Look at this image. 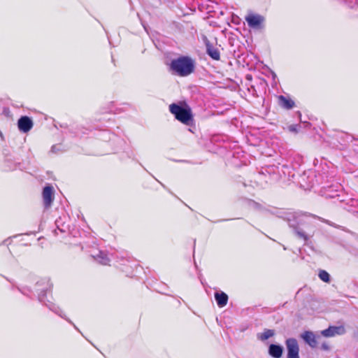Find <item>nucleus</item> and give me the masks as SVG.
Wrapping results in <instances>:
<instances>
[{
	"mask_svg": "<svg viewBox=\"0 0 358 358\" xmlns=\"http://www.w3.org/2000/svg\"><path fill=\"white\" fill-rule=\"evenodd\" d=\"M281 217L287 221L294 235L306 243L314 236L316 227L313 219L315 217L296 212H287Z\"/></svg>",
	"mask_w": 358,
	"mask_h": 358,
	"instance_id": "nucleus-1",
	"label": "nucleus"
},
{
	"mask_svg": "<svg viewBox=\"0 0 358 358\" xmlns=\"http://www.w3.org/2000/svg\"><path fill=\"white\" fill-rule=\"evenodd\" d=\"M36 290L38 293V301L44 306L48 307L51 311L54 312L55 314L58 315L62 318L65 319L68 322L71 324L76 329L79 331V329L72 322V321L66 317V315L63 313L62 310L60 309L59 307L56 306L52 302L45 299L46 293L48 292V291L50 290L52 287V284L50 280L48 278L41 279V280L36 282Z\"/></svg>",
	"mask_w": 358,
	"mask_h": 358,
	"instance_id": "nucleus-2",
	"label": "nucleus"
},
{
	"mask_svg": "<svg viewBox=\"0 0 358 358\" xmlns=\"http://www.w3.org/2000/svg\"><path fill=\"white\" fill-rule=\"evenodd\" d=\"M195 69V62L189 56H180L173 59L169 64V71L172 74L186 77L192 74Z\"/></svg>",
	"mask_w": 358,
	"mask_h": 358,
	"instance_id": "nucleus-3",
	"label": "nucleus"
},
{
	"mask_svg": "<svg viewBox=\"0 0 358 358\" xmlns=\"http://www.w3.org/2000/svg\"><path fill=\"white\" fill-rule=\"evenodd\" d=\"M169 110L176 120L186 125H190L193 120L191 108L187 104L171 103Z\"/></svg>",
	"mask_w": 358,
	"mask_h": 358,
	"instance_id": "nucleus-4",
	"label": "nucleus"
},
{
	"mask_svg": "<svg viewBox=\"0 0 358 358\" xmlns=\"http://www.w3.org/2000/svg\"><path fill=\"white\" fill-rule=\"evenodd\" d=\"M285 345L287 351V358H300L299 346L296 338H287Z\"/></svg>",
	"mask_w": 358,
	"mask_h": 358,
	"instance_id": "nucleus-5",
	"label": "nucleus"
},
{
	"mask_svg": "<svg viewBox=\"0 0 358 358\" xmlns=\"http://www.w3.org/2000/svg\"><path fill=\"white\" fill-rule=\"evenodd\" d=\"M343 187L341 184L336 183L331 185L323 186L321 189L322 194L327 198H335L340 196Z\"/></svg>",
	"mask_w": 358,
	"mask_h": 358,
	"instance_id": "nucleus-6",
	"label": "nucleus"
},
{
	"mask_svg": "<svg viewBox=\"0 0 358 358\" xmlns=\"http://www.w3.org/2000/svg\"><path fill=\"white\" fill-rule=\"evenodd\" d=\"M248 26L252 29H260L264 22V17L258 14H250L245 17Z\"/></svg>",
	"mask_w": 358,
	"mask_h": 358,
	"instance_id": "nucleus-7",
	"label": "nucleus"
},
{
	"mask_svg": "<svg viewBox=\"0 0 358 358\" xmlns=\"http://www.w3.org/2000/svg\"><path fill=\"white\" fill-rule=\"evenodd\" d=\"M53 187L50 185L45 186L43 189V200L45 208H50L53 201Z\"/></svg>",
	"mask_w": 358,
	"mask_h": 358,
	"instance_id": "nucleus-8",
	"label": "nucleus"
},
{
	"mask_svg": "<svg viewBox=\"0 0 358 358\" xmlns=\"http://www.w3.org/2000/svg\"><path fill=\"white\" fill-rule=\"evenodd\" d=\"M17 127L20 131L27 133L33 127V121L28 116H22L17 121Z\"/></svg>",
	"mask_w": 358,
	"mask_h": 358,
	"instance_id": "nucleus-9",
	"label": "nucleus"
},
{
	"mask_svg": "<svg viewBox=\"0 0 358 358\" xmlns=\"http://www.w3.org/2000/svg\"><path fill=\"white\" fill-rule=\"evenodd\" d=\"M345 333L343 326H330L329 328L321 331V334L324 337H332L336 335H343Z\"/></svg>",
	"mask_w": 358,
	"mask_h": 358,
	"instance_id": "nucleus-10",
	"label": "nucleus"
},
{
	"mask_svg": "<svg viewBox=\"0 0 358 358\" xmlns=\"http://www.w3.org/2000/svg\"><path fill=\"white\" fill-rule=\"evenodd\" d=\"M301 337L303 338L305 343H307L311 348L317 347L318 342L317 340V337L313 334V332L310 331H306L301 335Z\"/></svg>",
	"mask_w": 358,
	"mask_h": 358,
	"instance_id": "nucleus-11",
	"label": "nucleus"
},
{
	"mask_svg": "<svg viewBox=\"0 0 358 358\" xmlns=\"http://www.w3.org/2000/svg\"><path fill=\"white\" fill-rule=\"evenodd\" d=\"M205 45L206 48V53L214 60H220V54L219 50L214 47L210 41L206 38Z\"/></svg>",
	"mask_w": 358,
	"mask_h": 358,
	"instance_id": "nucleus-12",
	"label": "nucleus"
},
{
	"mask_svg": "<svg viewBox=\"0 0 358 358\" xmlns=\"http://www.w3.org/2000/svg\"><path fill=\"white\" fill-rule=\"evenodd\" d=\"M91 255L94 259V260L101 264L107 265L110 262L108 255L105 251L96 250Z\"/></svg>",
	"mask_w": 358,
	"mask_h": 358,
	"instance_id": "nucleus-13",
	"label": "nucleus"
},
{
	"mask_svg": "<svg viewBox=\"0 0 358 358\" xmlns=\"http://www.w3.org/2000/svg\"><path fill=\"white\" fill-rule=\"evenodd\" d=\"M268 352L273 358H280L283 352V347L278 344H271L268 346Z\"/></svg>",
	"mask_w": 358,
	"mask_h": 358,
	"instance_id": "nucleus-14",
	"label": "nucleus"
},
{
	"mask_svg": "<svg viewBox=\"0 0 358 358\" xmlns=\"http://www.w3.org/2000/svg\"><path fill=\"white\" fill-rule=\"evenodd\" d=\"M278 103L282 108L287 110L292 109L295 106V103L292 99L283 95L278 96Z\"/></svg>",
	"mask_w": 358,
	"mask_h": 358,
	"instance_id": "nucleus-15",
	"label": "nucleus"
},
{
	"mask_svg": "<svg viewBox=\"0 0 358 358\" xmlns=\"http://www.w3.org/2000/svg\"><path fill=\"white\" fill-rule=\"evenodd\" d=\"M214 296L216 303L220 308H222L227 305L229 298L226 293L222 291H217L215 293Z\"/></svg>",
	"mask_w": 358,
	"mask_h": 358,
	"instance_id": "nucleus-16",
	"label": "nucleus"
},
{
	"mask_svg": "<svg viewBox=\"0 0 358 358\" xmlns=\"http://www.w3.org/2000/svg\"><path fill=\"white\" fill-rule=\"evenodd\" d=\"M66 220L67 217L65 215L63 217H59L58 219H57L55 220L57 229L59 230L61 232H65L68 229V225L66 224Z\"/></svg>",
	"mask_w": 358,
	"mask_h": 358,
	"instance_id": "nucleus-17",
	"label": "nucleus"
},
{
	"mask_svg": "<svg viewBox=\"0 0 358 358\" xmlns=\"http://www.w3.org/2000/svg\"><path fill=\"white\" fill-rule=\"evenodd\" d=\"M347 210L349 212L355 214L356 216L358 215V200L351 199L347 204Z\"/></svg>",
	"mask_w": 358,
	"mask_h": 358,
	"instance_id": "nucleus-18",
	"label": "nucleus"
},
{
	"mask_svg": "<svg viewBox=\"0 0 358 358\" xmlns=\"http://www.w3.org/2000/svg\"><path fill=\"white\" fill-rule=\"evenodd\" d=\"M318 277L321 280L324 282H329L331 280L330 275L328 272L324 270H320L318 273Z\"/></svg>",
	"mask_w": 358,
	"mask_h": 358,
	"instance_id": "nucleus-19",
	"label": "nucleus"
},
{
	"mask_svg": "<svg viewBox=\"0 0 358 358\" xmlns=\"http://www.w3.org/2000/svg\"><path fill=\"white\" fill-rule=\"evenodd\" d=\"M274 335V331L272 329H265L259 337L262 341H266Z\"/></svg>",
	"mask_w": 358,
	"mask_h": 358,
	"instance_id": "nucleus-20",
	"label": "nucleus"
},
{
	"mask_svg": "<svg viewBox=\"0 0 358 358\" xmlns=\"http://www.w3.org/2000/svg\"><path fill=\"white\" fill-rule=\"evenodd\" d=\"M299 127H300L299 124H291L288 126V129L291 132L297 133Z\"/></svg>",
	"mask_w": 358,
	"mask_h": 358,
	"instance_id": "nucleus-21",
	"label": "nucleus"
},
{
	"mask_svg": "<svg viewBox=\"0 0 358 358\" xmlns=\"http://www.w3.org/2000/svg\"><path fill=\"white\" fill-rule=\"evenodd\" d=\"M17 289L20 292H21L22 294L26 295V296H27L28 292H29L31 291L29 289L26 288V287L20 288L19 287H17Z\"/></svg>",
	"mask_w": 358,
	"mask_h": 358,
	"instance_id": "nucleus-22",
	"label": "nucleus"
},
{
	"mask_svg": "<svg viewBox=\"0 0 358 358\" xmlns=\"http://www.w3.org/2000/svg\"><path fill=\"white\" fill-rule=\"evenodd\" d=\"M320 348L324 351H328L330 350L329 345L326 342L322 343Z\"/></svg>",
	"mask_w": 358,
	"mask_h": 358,
	"instance_id": "nucleus-23",
	"label": "nucleus"
},
{
	"mask_svg": "<svg viewBox=\"0 0 358 358\" xmlns=\"http://www.w3.org/2000/svg\"><path fill=\"white\" fill-rule=\"evenodd\" d=\"M51 151L52 152H57V151H59V148H57V145H53L52 146L51 148Z\"/></svg>",
	"mask_w": 358,
	"mask_h": 358,
	"instance_id": "nucleus-24",
	"label": "nucleus"
},
{
	"mask_svg": "<svg viewBox=\"0 0 358 358\" xmlns=\"http://www.w3.org/2000/svg\"><path fill=\"white\" fill-rule=\"evenodd\" d=\"M324 222H325L326 223H327V224H330V225H332V224H330V223L329 222V221H327V220H325Z\"/></svg>",
	"mask_w": 358,
	"mask_h": 358,
	"instance_id": "nucleus-25",
	"label": "nucleus"
},
{
	"mask_svg": "<svg viewBox=\"0 0 358 358\" xmlns=\"http://www.w3.org/2000/svg\"><path fill=\"white\" fill-rule=\"evenodd\" d=\"M0 136L1 137V138H3V134L1 131H0Z\"/></svg>",
	"mask_w": 358,
	"mask_h": 358,
	"instance_id": "nucleus-26",
	"label": "nucleus"
},
{
	"mask_svg": "<svg viewBox=\"0 0 358 358\" xmlns=\"http://www.w3.org/2000/svg\"><path fill=\"white\" fill-rule=\"evenodd\" d=\"M250 78H251V76H247L248 79H250Z\"/></svg>",
	"mask_w": 358,
	"mask_h": 358,
	"instance_id": "nucleus-27",
	"label": "nucleus"
},
{
	"mask_svg": "<svg viewBox=\"0 0 358 358\" xmlns=\"http://www.w3.org/2000/svg\"><path fill=\"white\" fill-rule=\"evenodd\" d=\"M357 217H358V214H357Z\"/></svg>",
	"mask_w": 358,
	"mask_h": 358,
	"instance_id": "nucleus-28",
	"label": "nucleus"
}]
</instances>
